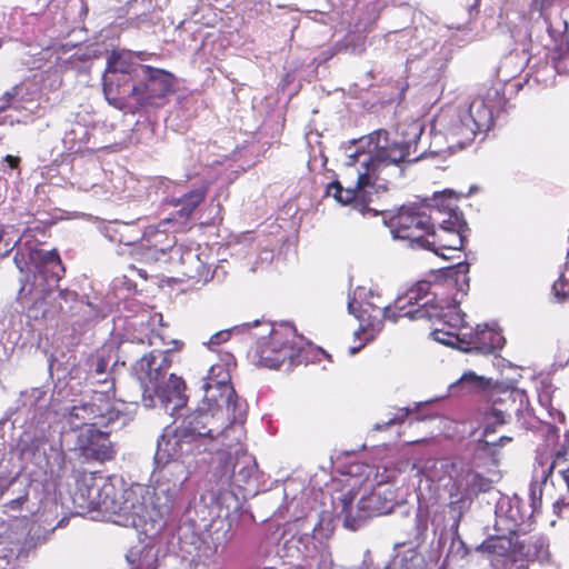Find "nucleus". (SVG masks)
<instances>
[{
  "mask_svg": "<svg viewBox=\"0 0 569 569\" xmlns=\"http://www.w3.org/2000/svg\"><path fill=\"white\" fill-rule=\"evenodd\" d=\"M355 499H356V492H353L352 490H349L348 492L342 495V497L340 498V505H341L340 513L345 516V525L346 526H349L350 521L352 520L351 507H352Z\"/></svg>",
  "mask_w": 569,
  "mask_h": 569,
  "instance_id": "40",
  "label": "nucleus"
},
{
  "mask_svg": "<svg viewBox=\"0 0 569 569\" xmlns=\"http://www.w3.org/2000/svg\"><path fill=\"white\" fill-rule=\"evenodd\" d=\"M342 193L343 187L338 180H335L327 186L326 194L333 197L339 203H341Z\"/></svg>",
  "mask_w": 569,
  "mask_h": 569,
  "instance_id": "45",
  "label": "nucleus"
},
{
  "mask_svg": "<svg viewBox=\"0 0 569 569\" xmlns=\"http://www.w3.org/2000/svg\"><path fill=\"white\" fill-rule=\"evenodd\" d=\"M172 350L171 349H168V350H159L158 349V352H157V359L160 358L161 361L160 363L158 365L159 368H161V373H162V377L164 376L166 371L171 367L172 365Z\"/></svg>",
  "mask_w": 569,
  "mask_h": 569,
  "instance_id": "42",
  "label": "nucleus"
},
{
  "mask_svg": "<svg viewBox=\"0 0 569 569\" xmlns=\"http://www.w3.org/2000/svg\"><path fill=\"white\" fill-rule=\"evenodd\" d=\"M383 306H385V305H382V307H383ZM361 307H369V309H370V310L381 308V306H377V305H375V303H373L372 301H370V300H366V301H363V302L361 303Z\"/></svg>",
  "mask_w": 569,
  "mask_h": 569,
  "instance_id": "53",
  "label": "nucleus"
},
{
  "mask_svg": "<svg viewBox=\"0 0 569 569\" xmlns=\"http://www.w3.org/2000/svg\"><path fill=\"white\" fill-rule=\"evenodd\" d=\"M518 510L510 508L506 513H499L496 516L495 530L497 533L507 537H513L519 539L527 533H530L528 529L530 523L523 521H517Z\"/></svg>",
  "mask_w": 569,
  "mask_h": 569,
  "instance_id": "22",
  "label": "nucleus"
},
{
  "mask_svg": "<svg viewBox=\"0 0 569 569\" xmlns=\"http://www.w3.org/2000/svg\"><path fill=\"white\" fill-rule=\"evenodd\" d=\"M120 418L110 399L100 393L89 402L73 406L67 416V421L72 430L87 428H107Z\"/></svg>",
  "mask_w": 569,
  "mask_h": 569,
  "instance_id": "5",
  "label": "nucleus"
},
{
  "mask_svg": "<svg viewBox=\"0 0 569 569\" xmlns=\"http://www.w3.org/2000/svg\"><path fill=\"white\" fill-rule=\"evenodd\" d=\"M220 417L217 412H210L203 407L198 408L193 412L186 416L172 433L168 429L161 435L158 440V452H163L168 459L180 458L186 451L183 443H191L197 439L213 440L214 435L229 437L233 431L231 427L222 428V422H218Z\"/></svg>",
  "mask_w": 569,
  "mask_h": 569,
  "instance_id": "3",
  "label": "nucleus"
},
{
  "mask_svg": "<svg viewBox=\"0 0 569 569\" xmlns=\"http://www.w3.org/2000/svg\"><path fill=\"white\" fill-rule=\"evenodd\" d=\"M553 510L559 519L569 520V502L565 499H558L553 503Z\"/></svg>",
  "mask_w": 569,
  "mask_h": 569,
  "instance_id": "46",
  "label": "nucleus"
},
{
  "mask_svg": "<svg viewBox=\"0 0 569 569\" xmlns=\"http://www.w3.org/2000/svg\"><path fill=\"white\" fill-rule=\"evenodd\" d=\"M492 488V481L476 471L466 475V489L460 500L477 496L480 492H488Z\"/></svg>",
  "mask_w": 569,
  "mask_h": 569,
  "instance_id": "30",
  "label": "nucleus"
},
{
  "mask_svg": "<svg viewBox=\"0 0 569 569\" xmlns=\"http://www.w3.org/2000/svg\"><path fill=\"white\" fill-rule=\"evenodd\" d=\"M4 231L0 228V243L3 240ZM12 250V247H9L8 243L4 244V250H0V257H7Z\"/></svg>",
  "mask_w": 569,
  "mask_h": 569,
  "instance_id": "52",
  "label": "nucleus"
},
{
  "mask_svg": "<svg viewBox=\"0 0 569 569\" xmlns=\"http://www.w3.org/2000/svg\"><path fill=\"white\" fill-rule=\"evenodd\" d=\"M66 295H67V293H66L64 291H60V292L58 293V298H60V299H66Z\"/></svg>",
  "mask_w": 569,
  "mask_h": 569,
  "instance_id": "54",
  "label": "nucleus"
},
{
  "mask_svg": "<svg viewBox=\"0 0 569 569\" xmlns=\"http://www.w3.org/2000/svg\"><path fill=\"white\" fill-rule=\"evenodd\" d=\"M555 70L559 74H569V43L556 44L551 52Z\"/></svg>",
  "mask_w": 569,
  "mask_h": 569,
  "instance_id": "34",
  "label": "nucleus"
},
{
  "mask_svg": "<svg viewBox=\"0 0 569 569\" xmlns=\"http://www.w3.org/2000/svg\"><path fill=\"white\" fill-rule=\"evenodd\" d=\"M204 395L202 398V406L210 412H217V417H223L222 407L227 410H231L233 418L238 412H241L242 408L239 402V397L232 387V392H224L221 386L203 385Z\"/></svg>",
  "mask_w": 569,
  "mask_h": 569,
  "instance_id": "15",
  "label": "nucleus"
},
{
  "mask_svg": "<svg viewBox=\"0 0 569 569\" xmlns=\"http://www.w3.org/2000/svg\"><path fill=\"white\" fill-rule=\"evenodd\" d=\"M541 499H542L541 486H538L537 482H532L530 485V500H531L532 511H536L541 507Z\"/></svg>",
  "mask_w": 569,
  "mask_h": 569,
  "instance_id": "43",
  "label": "nucleus"
},
{
  "mask_svg": "<svg viewBox=\"0 0 569 569\" xmlns=\"http://www.w3.org/2000/svg\"><path fill=\"white\" fill-rule=\"evenodd\" d=\"M459 383L460 385H471L477 388H480V387H482V378L478 377L473 372H467L461 376Z\"/></svg>",
  "mask_w": 569,
  "mask_h": 569,
  "instance_id": "48",
  "label": "nucleus"
},
{
  "mask_svg": "<svg viewBox=\"0 0 569 569\" xmlns=\"http://www.w3.org/2000/svg\"><path fill=\"white\" fill-rule=\"evenodd\" d=\"M555 296L559 299H569V281L560 276L552 286Z\"/></svg>",
  "mask_w": 569,
  "mask_h": 569,
  "instance_id": "41",
  "label": "nucleus"
},
{
  "mask_svg": "<svg viewBox=\"0 0 569 569\" xmlns=\"http://www.w3.org/2000/svg\"><path fill=\"white\" fill-rule=\"evenodd\" d=\"M14 264L20 270V272H31L32 267L36 268V261L30 259V249L28 253L23 251V249H18L13 257Z\"/></svg>",
  "mask_w": 569,
  "mask_h": 569,
  "instance_id": "39",
  "label": "nucleus"
},
{
  "mask_svg": "<svg viewBox=\"0 0 569 569\" xmlns=\"http://www.w3.org/2000/svg\"><path fill=\"white\" fill-rule=\"evenodd\" d=\"M134 63L128 54L112 50L107 58V68L103 76L128 78L132 77Z\"/></svg>",
  "mask_w": 569,
  "mask_h": 569,
  "instance_id": "26",
  "label": "nucleus"
},
{
  "mask_svg": "<svg viewBox=\"0 0 569 569\" xmlns=\"http://www.w3.org/2000/svg\"><path fill=\"white\" fill-rule=\"evenodd\" d=\"M286 351H279L271 348L263 340L258 343L257 356L258 365L269 369H278L286 360Z\"/></svg>",
  "mask_w": 569,
  "mask_h": 569,
  "instance_id": "28",
  "label": "nucleus"
},
{
  "mask_svg": "<svg viewBox=\"0 0 569 569\" xmlns=\"http://www.w3.org/2000/svg\"><path fill=\"white\" fill-rule=\"evenodd\" d=\"M392 305L400 318L420 320L436 315L435 310L439 303L436 302V293L431 291V283L422 280L397 297Z\"/></svg>",
  "mask_w": 569,
  "mask_h": 569,
  "instance_id": "6",
  "label": "nucleus"
},
{
  "mask_svg": "<svg viewBox=\"0 0 569 569\" xmlns=\"http://www.w3.org/2000/svg\"><path fill=\"white\" fill-rule=\"evenodd\" d=\"M3 160H4V162L8 163L9 168H11L13 170L19 169L20 163H21V158L18 156L7 154L3 158Z\"/></svg>",
  "mask_w": 569,
  "mask_h": 569,
  "instance_id": "50",
  "label": "nucleus"
},
{
  "mask_svg": "<svg viewBox=\"0 0 569 569\" xmlns=\"http://www.w3.org/2000/svg\"><path fill=\"white\" fill-rule=\"evenodd\" d=\"M28 499H29V495L26 491L22 496H19L18 498L12 499V500L8 501L7 503H4L3 507L9 510L20 511L22 509L23 505L28 501Z\"/></svg>",
  "mask_w": 569,
  "mask_h": 569,
  "instance_id": "47",
  "label": "nucleus"
},
{
  "mask_svg": "<svg viewBox=\"0 0 569 569\" xmlns=\"http://www.w3.org/2000/svg\"><path fill=\"white\" fill-rule=\"evenodd\" d=\"M503 104L500 89L492 86L485 94L477 96L469 106V114L478 129H489L495 122V112Z\"/></svg>",
  "mask_w": 569,
  "mask_h": 569,
  "instance_id": "12",
  "label": "nucleus"
},
{
  "mask_svg": "<svg viewBox=\"0 0 569 569\" xmlns=\"http://www.w3.org/2000/svg\"><path fill=\"white\" fill-rule=\"evenodd\" d=\"M203 385L221 386L224 392H232L231 377L227 366L222 362L210 367Z\"/></svg>",
  "mask_w": 569,
  "mask_h": 569,
  "instance_id": "31",
  "label": "nucleus"
},
{
  "mask_svg": "<svg viewBox=\"0 0 569 569\" xmlns=\"http://www.w3.org/2000/svg\"><path fill=\"white\" fill-rule=\"evenodd\" d=\"M368 153L356 151L349 156V166L360 162L363 171H358L355 188H343L341 204L363 203L366 187L385 186L400 176V163L409 159L411 143L391 140L389 132L376 130L368 136Z\"/></svg>",
  "mask_w": 569,
  "mask_h": 569,
  "instance_id": "1",
  "label": "nucleus"
},
{
  "mask_svg": "<svg viewBox=\"0 0 569 569\" xmlns=\"http://www.w3.org/2000/svg\"><path fill=\"white\" fill-rule=\"evenodd\" d=\"M131 525H132L133 527H137V526H138L134 519L131 521Z\"/></svg>",
  "mask_w": 569,
  "mask_h": 569,
  "instance_id": "55",
  "label": "nucleus"
},
{
  "mask_svg": "<svg viewBox=\"0 0 569 569\" xmlns=\"http://www.w3.org/2000/svg\"><path fill=\"white\" fill-rule=\"evenodd\" d=\"M107 366H108V361L104 358H102V357L98 358L96 368H94L96 373L97 375L104 373L107 370Z\"/></svg>",
  "mask_w": 569,
  "mask_h": 569,
  "instance_id": "51",
  "label": "nucleus"
},
{
  "mask_svg": "<svg viewBox=\"0 0 569 569\" xmlns=\"http://www.w3.org/2000/svg\"><path fill=\"white\" fill-rule=\"evenodd\" d=\"M106 232L110 241L124 246L140 243L142 236L138 224L131 222H114L107 227Z\"/></svg>",
  "mask_w": 569,
  "mask_h": 569,
  "instance_id": "24",
  "label": "nucleus"
},
{
  "mask_svg": "<svg viewBox=\"0 0 569 569\" xmlns=\"http://www.w3.org/2000/svg\"><path fill=\"white\" fill-rule=\"evenodd\" d=\"M518 393L516 390L496 389L490 392L491 409L487 415V420L495 419L499 426L505 425L511 419L513 413L519 412L520 405L517 402Z\"/></svg>",
  "mask_w": 569,
  "mask_h": 569,
  "instance_id": "16",
  "label": "nucleus"
},
{
  "mask_svg": "<svg viewBox=\"0 0 569 569\" xmlns=\"http://www.w3.org/2000/svg\"><path fill=\"white\" fill-rule=\"evenodd\" d=\"M109 432L97 428L82 429L77 437V445L81 453L91 460L106 462L113 460L116 449L109 439Z\"/></svg>",
  "mask_w": 569,
  "mask_h": 569,
  "instance_id": "10",
  "label": "nucleus"
},
{
  "mask_svg": "<svg viewBox=\"0 0 569 569\" xmlns=\"http://www.w3.org/2000/svg\"><path fill=\"white\" fill-rule=\"evenodd\" d=\"M167 240L168 234L164 231L150 227L144 232H142L140 247L153 249L156 252L164 253L171 248L170 243H164Z\"/></svg>",
  "mask_w": 569,
  "mask_h": 569,
  "instance_id": "29",
  "label": "nucleus"
},
{
  "mask_svg": "<svg viewBox=\"0 0 569 569\" xmlns=\"http://www.w3.org/2000/svg\"><path fill=\"white\" fill-rule=\"evenodd\" d=\"M495 425H497L495 421L492 423L487 421L483 427L481 441L485 443L486 447L503 446L506 442L511 441V438L506 437V436H501L497 440L489 439V437L495 432Z\"/></svg>",
  "mask_w": 569,
  "mask_h": 569,
  "instance_id": "38",
  "label": "nucleus"
},
{
  "mask_svg": "<svg viewBox=\"0 0 569 569\" xmlns=\"http://www.w3.org/2000/svg\"><path fill=\"white\" fill-rule=\"evenodd\" d=\"M380 498V492H371L368 497H363L360 499L359 509L368 511V516H376L390 510L392 508V505H390L389 507L378 506Z\"/></svg>",
  "mask_w": 569,
  "mask_h": 569,
  "instance_id": "36",
  "label": "nucleus"
},
{
  "mask_svg": "<svg viewBox=\"0 0 569 569\" xmlns=\"http://www.w3.org/2000/svg\"><path fill=\"white\" fill-rule=\"evenodd\" d=\"M147 81L136 84L137 93L134 97L138 107L153 106L157 99H163L172 88V74L162 69L151 66H141Z\"/></svg>",
  "mask_w": 569,
  "mask_h": 569,
  "instance_id": "9",
  "label": "nucleus"
},
{
  "mask_svg": "<svg viewBox=\"0 0 569 569\" xmlns=\"http://www.w3.org/2000/svg\"><path fill=\"white\" fill-rule=\"evenodd\" d=\"M441 208L436 202L423 207L403 206L390 219L391 232L395 238L408 240L412 246L422 248L435 221H439V216H442Z\"/></svg>",
  "mask_w": 569,
  "mask_h": 569,
  "instance_id": "4",
  "label": "nucleus"
},
{
  "mask_svg": "<svg viewBox=\"0 0 569 569\" xmlns=\"http://www.w3.org/2000/svg\"><path fill=\"white\" fill-rule=\"evenodd\" d=\"M555 469H558L569 491V431L565 433L562 441L559 442L548 468L542 470V483H546Z\"/></svg>",
  "mask_w": 569,
  "mask_h": 569,
  "instance_id": "21",
  "label": "nucleus"
},
{
  "mask_svg": "<svg viewBox=\"0 0 569 569\" xmlns=\"http://www.w3.org/2000/svg\"><path fill=\"white\" fill-rule=\"evenodd\" d=\"M461 336L460 349L473 350L482 355L497 353L505 345V338L501 332L489 328L487 325H477L476 328L469 326L467 330L462 331Z\"/></svg>",
  "mask_w": 569,
  "mask_h": 569,
  "instance_id": "11",
  "label": "nucleus"
},
{
  "mask_svg": "<svg viewBox=\"0 0 569 569\" xmlns=\"http://www.w3.org/2000/svg\"><path fill=\"white\" fill-rule=\"evenodd\" d=\"M219 455V463L221 468V473L226 475H234V456L239 453H234L233 451H226V449H218Z\"/></svg>",
  "mask_w": 569,
  "mask_h": 569,
  "instance_id": "37",
  "label": "nucleus"
},
{
  "mask_svg": "<svg viewBox=\"0 0 569 569\" xmlns=\"http://www.w3.org/2000/svg\"><path fill=\"white\" fill-rule=\"evenodd\" d=\"M30 259L36 261V271L46 276L47 279L59 281L64 273L59 252L53 250H42L39 248H30Z\"/></svg>",
  "mask_w": 569,
  "mask_h": 569,
  "instance_id": "18",
  "label": "nucleus"
},
{
  "mask_svg": "<svg viewBox=\"0 0 569 569\" xmlns=\"http://www.w3.org/2000/svg\"><path fill=\"white\" fill-rule=\"evenodd\" d=\"M132 81L133 77L103 76L102 89L108 103L118 110H124L129 99L134 100L138 90L136 84H131Z\"/></svg>",
  "mask_w": 569,
  "mask_h": 569,
  "instance_id": "14",
  "label": "nucleus"
},
{
  "mask_svg": "<svg viewBox=\"0 0 569 569\" xmlns=\"http://www.w3.org/2000/svg\"><path fill=\"white\" fill-rule=\"evenodd\" d=\"M158 349H153L149 353L142 356L133 366V371L138 380L143 386L144 393L156 391L158 381L163 378L161 368L156 366Z\"/></svg>",
  "mask_w": 569,
  "mask_h": 569,
  "instance_id": "19",
  "label": "nucleus"
},
{
  "mask_svg": "<svg viewBox=\"0 0 569 569\" xmlns=\"http://www.w3.org/2000/svg\"><path fill=\"white\" fill-rule=\"evenodd\" d=\"M263 341L276 350L286 351V360H288L290 365H293L300 357L301 339L290 327L271 329L268 338H263Z\"/></svg>",
  "mask_w": 569,
  "mask_h": 569,
  "instance_id": "17",
  "label": "nucleus"
},
{
  "mask_svg": "<svg viewBox=\"0 0 569 569\" xmlns=\"http://www.w3.org/2000/svg\"><path fill=\"white\" fill-rule=\"evenodd\" d=\"M547 555L548 545L542 536L527 533L519 538V556L527 559H543Z\"/></svg>",
  "mask_w": 569,
  "mask_h": 569,
  "instance_id": "25",
  "label": "nucleus"
},
{
  "mask_svg": "<svg viewBox=\"0 0 569 569\" xmlns=\"http://www.w3.org/2000/svg\"><path fill=\"white\" fill-rule=\"evenodd\" d=\"M61 309V303L57 302V298L53 297L52 292L47 291L43 297L32 303L29 310L33 319H48L56 317Z\"/></svg>",
  "mask_w": 569,
  "mask_h": 569,
  "instance_id": "27",
  "label": "nucleus"
},
{
  "mask_svg": "<svg viewBox=\"0 0 569 569\" xmlns=\"http://www.w3.org/2000/svg\"><path fill=\"white\" fill-rule=\"evenodd\" d=\"M541 14L547 23L548 33L556 42L568 32V23L559 14L551 17L547 14L543 9L541 10Z\"/></svg>",
  "mask_w": 569,
  "mask_h": 569,
  "instance_id": "35",
  "label": "nucleus"
},
{
  "mask_svg": "<svg viewBox=\"0 0 569 569\" xmlns=\"http://www.w3.org/2000/svg\"><path fill=\"white\" fill-rule=\"evenodd\" d=\"M478 550L497 557L519 556V539L501 536L496 532L485 539L478 547Z\"/></svg>",
  "mask_w": 569,
  "mask_h": 569,
  "instance_id": "20",
  "label": "nucleus"
},
{
  "mask_svg": "<svg viewBox=\"0 0 569 569\" xmlns=\"http://www.w3.org/2000/svg\"><path fill=\"white\" fill-rule=\"evenodd\" d=\"M218 422H222L223 429L231 427L233 431L230 433L229 437H226L224 440L222 437L214 435V439L212 441L216 440L219 442V445H220L219 449H226V451H233L234 453H239L242 450V445L240 441V437L238 435L239 433L238 430L234 428V426L231 422H228L226 425L223 417H220V420Z\"/></svg>",
  "mask_w": 569,
  "mask_h": 569,
  "instance_id": "32",
  "label": "nucleus"
},
{
  "mask_svg": "<svg viewBox=\"0 0 569 569\" xmlns=\"http://www.w3.org/2000/svg\"><path fill=\"white\" fill-rule=\"evenodd\" d=\"M457 200L452 191H443L432 199V202L442 207V216H439V221H435V224L439 226H433L429 231L422 249L430 250L443 259L456 258V253L463 248L469 230L463 213L458 210Z\"/></svg>",
  "mask_w": 569,
  "mask_h": 569,
  "instance_id": "2",
  "label": "nucleus"
},
{
  "mask_svg": "<svg viewBox=\"0 0 569 569\" xmlns=\"http://www.w3.org/2000/svg\"><path fill=\"white\" fill-rule=\"evenodd\" d=\"M435 313L427 319L432 322V338L445 346L459 348L462 341L461 333L469 327L465 320V313L458 305H438Z\"/></svg>",
  "mask_w": 569,
  "mask_h": 569,
  "instance_id": "7",
  "label": "nucleus"
},
{
  "mask_svg": "<svg viewBox=\"0 0 569 569\" xmlns=\"http://www.w3.org/2000/svg\"><path fill=\"white\" fill-rule=\"evenodd\" d=\"M359 330L356 335L361 333L366 342L372 340L378 332L381 331L385 320L396 322L400 317L398 316L393 305L383 306L378 309L370 310L369 307H360L359 315Z\"/></svg>",
  "mask_w": 569,
  "mask_h": 569,
  "instance_id": "13",
  "label": "nucleus"
},
{
  "mask_svg": "<svg viewBox=\"0 0 569 569\" xmlns=\"http://www.w3.org/2000/svg\"><path fill=\"white\" fill-rule=\"evenodd\" d=\"M186 382L181 377H178L176 375H170L168 382L166 385V392L168 393V399L171 400L172 398H176L178 402L176 403L177 407H182L186 403Z\"/></svg>",
  "mask_w": 569,
  "mask_h": 569,
  "instance_id": "33",
  "label": "nucleus"
},
{
  "mask_svg": "<svg viewBox=\"0 0 569 569\" xmlns=\"http://www.w3.org/2000/svg\"><path fill=\"white\" fill-rule=\"evenodd\" d=\"M110 491H113L111 485L100 487L97 483L96 472L79 471L72 499L74 505L82 510H109L114 507Z\"/></svg>",
  "mask_w": 569,
  "mask_h": 569,
  "instance_id": "8",
  "label": "nucleus"
},
{
  "mask_svg": "<svg viewBox=\"0 0 569 569\" xmlns=\"http://www.w3.org/2000/svg\"><path fill=\"white\" fill-rule=\"evenodd\" d=\"M231 337L230 330H221L212 335L208 341V346L213 349L214 347L227 342Z\"/></svg>",
  "mask_w": 569,
  "mask_h": 569,
  "instance_id": "44",
  "label": "nucleus"
},
{
  "mask_svg": "<svg viewBox=\"0 0 569 569\" xmlns=\"http://www.w3.org/2000/svg\"><path fill=\"white\" fill-rule=\"evenodd\" d=\"M147 329H148L149 333L146 335V339L138 338L137 342L141 343V345L147 343L148 346H153L156 343L154 340L160 339V336L157 332H154L152 329H150L149 326H147Z\"/></svg>",
  "mask_w": 569,
  "mask_h": 569,
  "instance_id": "49",
  "label": "nucleus"
},
{
  "mask_svg": "<svg viewBox=\"0 0 569 569\" xmlns=\"http://www.w3.org/2000/svg\"><path fill=\"white\" fill-rule=\"evenodd\" d=\"M209 190V184L206 182L202 186L190 190L179 198H172L169 203L174 207H180L178 216L181 218H190L194 210L204 201Z\"/></svg>",
  "mask_w": 569,
  "mask_h": 569,
  "instance_id": "23",
  "label": "nucleus"
}]
</instances>
